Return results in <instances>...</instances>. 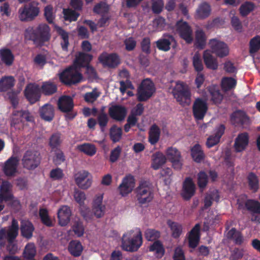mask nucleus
Here are the masks:
<instances>
[{
	"mask_svg": "<svg viewBox=\"0 0 260 260\" xmlns=\"http://www.w3.org/2000/svg\"><path fill=\"white\" fill-rule=\"evenodd\" d=\"M50 27L46 23H41L36 28L28 27L25 29V37L35 45L42 46L51 39Z\"/></svg>",
	"mask_w": 260,
	"mask_h": 260,
	"instance_id": "nucleus-1",
	"label": "nucleus"
},
{
	"mask_svg": "<svg viewBox=\"0 0 260 260\" xmlns=\"http://www.w3.org/2000/svg\"><path fill=\"white\" fill-rule=\"evenodd\" d=\"M12 184L8 181H3L0 185V203L8 202V205L13 210L18 211L21 205L20 201L12 193Z\"/></svg>",
	"mask_w": 260,
	"mask_h": 260,
	"instance_id": "nucleus-2",
	"label": "nucleus"
},
{
	"mask_svg": "<svg viewBox=\"0 0 260 260\" xmlns=\"http://www.w3.org/2000/svg\"><path fill=\"white\" fill-rule=\"evenodd\" d=\"M135 193L137 200L140 205L150 203L154 198L153 187L148 181H141L135 190Z\"/></svg>",
	"mask_w": 260,
	"mask_h": 260,
	"instance_id": "nucleus-3",
	"label": "nucleus"
},
{
	"mask_svg": "<svg viewBox=\"0 0 260 260\" xmlns=\"http://www.w3.org/2000/svg\"><path fill=\"white\" fill-rule=\"evenodd\" d=\"M133 232H128L123 235L122 247L126 251L135 252L138 250L142 244V236L140 230L136 235H132Z\"/></svg>",
	"mask_w": 260,
	"mask_h": 260,
	"instance_id": "nucleus-4",
	"label": "nucleus"
},
{
	"mask_svg": "<svg viewBox=\"0 0 260 260\" xmlns=\"http://www.w3.org/2000/svg\"><path fill=\"white\" fill-rule=\"evenodd\" d=\"M172 93L176 101L182 105L190 103L191 93L188 86L184 82L178 81L173 89Z\"/></svg>",
	"mask_w": 260,
	"mask_h": 260,
	"instance_id": "nucleus-5",
	"label": "nucleus"
},
{
	"mask_svg": "<svg viewBox=\"0 0 260 260\" xmlns=\"http://www.w3.org/2000/svg\"><path fill=\"white\" fill-rule=\"evenodd\" d=\"M42 157L40 152L36 150H28L23 155L21 162L23 168L27 170L32 171L40 165Z\"/></svg>",
	"mask_w": 260,
	"mask_h": 260,
	"instance_id": "nucleus-6",
	"label": "nucleus"
},
{
	"mask_svg": "<svg viewBox=\"0 0 260 260\" xmlns=\"http://www.w3.org/2000/svg\"><path fill=\"white\" fill-rule=\"evenodd\" d=\"M39 3L32 1L23 7L19 8L18 11L19 18L22 22L30 21L35 19L40 13Z\"/></svg>",
	"mask_w": 260,
	"mask_h": 260,
	"instance_id": "nucleus-7",
	"label": "nucleus"
},
{
	"mask_svg": "<svg viewBox=\"0 0 260 260\" xmlns=\"http://www.w3.org/2000/svg\"><path fill=\"white\" fill-rule=\"evenodd\" d=\"M156 88L153 81L149 78L142 80L137 89V99L139 102H145L155 92Z\"/></svg>",
	"mask_w": 260,
	"mask_h": 260,
	"instance_id": "nucleus-8",
	"label": "nucleus"
},
{
	"mask_svg": "<svg viewBox=\"0 0 260 260\" xmlns=\"http://www.w3.org/2000/svg\"><path fill=\"white\" fill-rule=\"evenodd\" d=\"M82 79V74L73 67H69L65 69L59 75L60 81L67 85H72L79 83Z\"/></svg>",
	"mask_w": 260,
	"mask_h": 260,
	"instance_id": "nucleus-9",
	"label": "nucleus"
},
{
	"mask_svg": "<svg viewBox=\"0 0 260 260\" xmlns=\"http://www.w3.org/2000/svg\"><path fill=\"white\" fill-rule=\"evenodd\" d=\"M74 102L72 98L69 95H62L59 98L57 102L58 109L62 112L66 113V118L73 119L76 114L70 113L74 108Z\"/></svg>",
	"mask_w": 260,
	"mask_h": 260,
	"instance_id": "nucleus-10",
	"label": "nucleus"
},
{
	"mask_svg": "<svg viewBox=\"0 0 260 260\" xmlns=\"http://www.w3.org/2000/svg\"><path fill=\"white\" fill-rule=\"evenodd\" d=\"M24 94L31 104L39 101L41 96V91L39 85L35 83L28 84L24 90Z\"/></svg>",
	"mask_w": 260,
	"mask_h": 260,
	"instance_id": "nucleus-11",
	"label": "nucleus"
},
{
	"mask_svg": "<svg viewBox=\"0 0 260 260\" xmlns=\"http://www.w3.org/2000/svg\"><path fill=\"white\" fill-rule=\"evenodd\" d=\"M166 157L174 169L180 170L183 165V158L180 151L176 148L170 147L166 151Z\"/></svg>",
	"mask_w": 260,
	"mask_h": 260,
	"instance_id": "nucleus-12",
	"label": "nucleus"
},
{
	"mask_svg": "<svg viewBox=\"0 0 260 260\" xmlns=\"http://www.w3.org/2000/svg\"><path fill=\"white\" fill-rule=\"evenodd\" d=\"M19 159L16 156H11L4 164L2 171L5 176L12 177L15 176L18 172Z\"/></svg>",
	"mask_w": 260,
	"mask_h": 260,
	"instance_id": "nucleus-13",
	"label": "nucleus"
},
{
	"mask_svg": "<svg viewBox=\"0 0 260 260\" xmlns=\"http://www.w3.org/2000/svg\"><path fill=\"white\" fill-rule=\"evenodd\" d=\"M209 45L212 52L217 56L223 58L229 54V48L226 43L216 39L210 40Z\"/></svg>",
	"mask_w": 260,
	"mask_h": 260,
	"instance_id": "nucleus-14",
	"label": "nucleus"
},
{
	"mask_svg": "<svg viewBox=\"0 0 260 260\" xmlns=\"http://www.w3.org/2000/svg\"><path fill=\"white\" fill-rule=\"evenodd\" d=\"M98 60L104 67L110 68H115L120 63L119 56L114 53L108 54L104 52L100 55Z\"/></svg>",
	"mask_w": 260,
	"mask_h": 260,
	"instance_id": "nucleus-15",
	"label": "nucleus"
},
{
	"mask_svg": "<svg viewBox=\"0 0 260 260\" xmlns=\"http://www.w3.org/2000/svg\"><path fill=\"white\" fill-rule=\"evenodd\" d=\"M231 123L235 126H248L250 123L249 117L247 113L241 110H238L234 112L231 115Z\"/></svg>",
	"mask_w": 260,
	"mask_h": 260,
	"instance_id": "nucleus-16",
	"label": "nucleus"
},
{
	"mask_svg": "<svg viewBox=\"0 0 260 260\" xmlns=\"http://www.w3.org/2000/svg\"><path fill=\"white\" fill-rule=\"evenodd\" d=\"M208 107L206 102L202 99H197L192 106V113L197 120H202L207 112Z\"/></svg>",
	"mask_w": 260,
	"mask_h": 260,
	"instance_id": "nucleus-17",
	"label": "nucleus"
},
{
	"mask_svg": "<svg viewBox=\"0 0 260 260\" xmlns=\"http://www.w3.org/2000/svg\"><path fill=\"white\" fill-rule=\"evenodd\" d=\"M176 30L180 37L186 43H190L193 40L192 31L188 24L182 20L178 21L176 23Z\"/></svg>",
	"mask_w": 260,
	"mask_h": 260,
	"instance_id": "nucleus-18",
	"label": "nucleus"
},
{
	"mask_svg": "<svg viewBox=\"0 0 260 260\" xmlns=\"http://www.w3.org/2000/svg\"><path fill=\"white\" fill-rule=\"evenodd\" d=\"M110 117L117 121H122L127 115V110L125 107L121 105H114L108 109Z\"/></svg>",
	"mask_w": 260,
	"mask_h": 260,
	"instance_id": "nucleus-19",
	"label": "nucleus"
},
{
	"mask_svg": "<svg viewBox=\"0 0 260 260\" xmlns=\"http://www.w3.org/2000/svg\"><path fill=\"white\" fill-rule=\"evenodd\" d=\"M89 173L85 170L79 171L74 175V179L79 187L86 189L91 185L92 180L87 178Z\"/></svg>",
	"mask_w": 260,
	"mask_h": 260,
	"instance_id": "nucleus-20",
	"label": "nucleus"
},
{
	"mask_svg": "<svg viewBox=\"0 0 260 260\" xmlns=\"http://www.w3.org/2000/svg\"><path fill=\"white\" fill-rule=\"evenodd\" d=\"M196 186L192 179L190 177L186 178L183 184L181 196L184 200H189L195 194Z\"/></svg>",
	"mask_w": 260,
	"mask_h": 260,
	"instance_id": "nucleus-21",
	"label": "nucleus"
},
{
	"mask_svg": "<svg viewBox=\"0 0 260 260\" xmlns=\"http://www.w3.org/2000/svg\"><path fill=\"white\" fill-rule=\"evenodd\" d=\"M135 185V179L132 175L125 176L119 186L118 189L120 194L125 196L133 190Z\"/></svg>",
	"mask_w": 260,
	"mask_h": 260,
	"instance_id": "nucleus-22",
	"label": "nucleus"
},
{
	"mask_svg": "<svg viewBox=\"0 0 260 260\" xmlns=\"http://www.w3.org/2000/svg\"><path fill=\"white\" fill-rule=\"evenodd\" d=\"M249 140V137L247 133L244 132L238 134L234 144L235 151L241 152L244 151L248 145Z\"/></svg>",
	"mask_w": 260,
	"mask_h": 260,
	"instance_id": "nucleus-23",
	"label": "nucleus"
},
{
	"mask_svg": "<svg viewBox=\"0 0 260 260\" xmlns=\"http://www.w3.org/2000/svg\"><path fill=\"white\" fill-rule=\"evenodd\" d=\"M201 225L197 223L191 230L188 236V246L195 248L198 246L200 239Z\"/></svg>",
	"mask_w": 260,
	"mask_h": 260,
	"instance_id": "nucleus-24",
	"label": "nucleus"
},
{
	"mask_svg": "<svg viewBox=\"0 0 260 260\" xmlns=\"http://www.w3.org/2000/svg\"><path fill=\"white\" fill-rule=\"evenodd\" d=\"M39 112L40 117L46 121L50 122L54 117V108L50 104H46L40 107Z\"/></svg>",
	"mask_w": 260,
	"mask_h": 260,
	"instance_id": "nucleus-25",
	"label": "nucleus"
},
{
	"mask_svg": "<svg viewBox=\"0 0 260 260\" xmlns=\"http://www.w3.org/2000/svg\"><path fill=\"white\" fill-rule=\"evenodd\" d=\"M71 210L68 206H62L58 210V223L62 226L67 225L70 221Z\"/></svg>",
	"mask_w": 260,
	"mask_h": 260,
	"instance_id": "nucleus-26",
	"label": "nucleus"
},
{
	"mask_svg": "<svg viewBox=\"0 0 260 260\" xmlns=\"http://www.w3.org/2000/svg\"><path fill=\"white\" fill-rule=\"evenodd\" d=\"M103 199V194H100L96 196L93 201L92 211L97 218H101L105 213V206L102 205Z\"/></svg>",
	"mask_w": 260,
	"mask_h": 260,
	"instance_id": "nucleus-27",
	"label": "nucleus"
},
{
	"mask_svg": "<svg viewBox=\"0 0 260 260\" xmlns=\"http://www.w3.org/2000/svg\"><path fill=\"white\" fill-rule=\"evenodd\" d=\"M210 5L207 2H203L198 6L195 13V17L199 19H204L208 17L211 14Z\"/></svg>",
	"mask_w": 260,
	"mask_h": 260,
	"instance_id": "nucleus-28",
	"label": "nucleus"
},
{
	"mask_svg": "<svg viewBox=\"0 0 260 260\" xmlns=\"http://www.w3.org/2000/svg\"><path fill=\"white\" fill-rule=\"evenodd\" d=\"M203 59L206 67L209 69L215 70L218 67L217 59L215 58L209 50L204 51L203 53Z\"/></svg>",
	"mask_w": 260,
	"mask_h": 260,
	"instance_id": "nucleus-29",
	"label": "nucleus"
},
{
	"mask_svg": "<svg viewBox=\"0 0 260 260\" xmlns=\"http://www.w3.org/2000/svg\"><path fill=\"white\" fill-rule=\"evenodd\" d=\"M220 196L217 190L214 189L210 191L205 195L204 200V205L203 207V210L207 209L211 206L213 203V201H215L216 202H218Z\"/></svg>",
	"mask_w": 260,
	"mask_h": 260,
	"instance_id": "nucleus-30",
	"label": "nucleus"
},
{
	"mask_svg": "<svg viewBox=\"0 0 260 260\" xmlns=\"http://www.w3.org/2000/svg\"><path fill=\"white\" fill-rule=\"evenodd\" d=\"M16 80L13 76H4L0 79V92L11 89L15 84Z\"/></svg>",
	"mask_w": 260,
	"mask_h": 260,
	"instance_id": "nucleus-31",
	"label": "nucleus"
},
{
	"mask_svg": "<svg viewBox=\"0 0 260 260\" xmlns=\"http://www.w3.org/2000/svg\"><path fill=\"white\" fill-rule=\"evenodd\" d=\"M0 58L3 63L10 67L14 62V56L10 49L3 48L0 50Z\"/></svg>",
	"mask_w": 260,
	"mask_h": 260,
	"instance_id": "nucleus-32",
	"label": "nucleus"
},
{
	"mask_svg": "<svg viewBox=\"0 0 260 260\" xmlns=\"http://www.w3.org/2000/svg\"><path fill=\"white\" fill-rule=\"evenodd\" d=\"M190 152L191 157L196 162L201 163L204 160L205 155L200 145H194L191 148Z\"/></svg>",
	"mask_w": 260,
	"mask_h": 260,
	"instance_id": "nucleus-33",
	"label": "nucleus"
},
{
	"mask_svg": "<svg viewBox=\"0 0 260 260\" xmlns=\"http://www.w3.org/2000/svg\"><path fill=\"white\" fill-rule=\"evenodd\" d=\"M34 230V225L30 221H23L21 222L20 231L21 235L27 239L31 238Z\"/></svg>",
	"mask_w": 260,
	"mask_h": 260,
	"instance_id": "nucleus-34",
	"label": "nucleus"
},
{
	"mask_svg": "<svg viewBox=\"0 0 260 260\" xmlns=\"http://www.w3.org/2000/svg\"><path fill=\"white\" fill-rule=\"evenodd\" d=\"M175 41L174 37L172 35H168L164 38H161L156 42L157 48L164 51H168L171 48V43Z\"/></svg>",
	"mask_w": 260,
	"mask_h": 260,
	"instance_id": "nucleus-35",
	"label": "nucleus"
},
{
	"mask_svg": "<svg viewBox=\"0 0 260 260\" xmlns=\"http://www.w3.org/2000/svg\"><path fill=\"white\" fill-rule=\"evenodd\" d=\"M83 250V246L78 240H72L69 244L68 250L70 254L75 257L80 256Z\"/></svg>",
	"mask_w": 260,
	"mask_h": 260,
	"instance_id": "nucleus-36",
	"label": "nucleus"
},
{
	"mask_svg": "<svg viewBox=\"0 0 260 260\" xmlns=\"http://www.w3.org/2000/svg\"><path fill=\"white\" fill-rule=\"evenodd\" d=\"M40 89L44 95L49 96L57 92V87L55 83L49 81L43 82Z\"/></svg>",
	"mask_w": 260,
	"mask_h": 260,
	"instance_id": "nucleus-37",
	"label": "nucleus"
},
{
	"mask_svg": "<svg viewBox=\"0 0 260 260\" xmlns=\"http://www.w3.org/2000/svg\"><path fill=\"white\" fill-rule=\"evenodd\" d=\"M166 159L167 157L163 153L160 152L155 153L152 156V168L155 170H158L166 163Z\"/></svg>",
	"mask_w": 260,
	"mask_h": 260,
	"instance_id": "nucleus-38",
	"label": "nucleus"
},
{
	"mask_svg": "<svg viewBox=\"0 0 260 260\" xmlns=\"http://www.w3.org/2000/svg\"><path fill=\"white\" fill-rule=\"evenodd\" d=\"M71 229L77 237H81L85 233V228L83 221L79 218H75L72 223Z\"/></svg>",
	"mask_w": 260,
	"mask_h": 260,
	"instance_id": "nucleus-39",
	"label": "nucleus"
},
{
	"mask_svg": "<svg viewBox=\"0 0 260 260\" xmlns=\"http://www.w3.org/2000/svg\"><path fill=\"white\" fill-rule=\"evenodd\" d=\"M77 148L79 151L89 156H93L95 154L97 151L96 147L94 144L88 143L78 145L77 146Z\"/></svg>",
	"mask_w": 260,
	"mask_h": 260,
	"instance_id": "nucleus-40",
	"label": "nucleus"
},
{
	"mask_svg": "<svg viewBox=\"0 0 260 260\" xmlns=\"http://www.w3.org/2000/svg\"><path fill=\"white\" fill-rule=\"evenodd\" d=\"M55 30L57 34L60 36L61 39L62 40L60 43L62 49L63 51H68V48L69 45V34L62 27L59 26H55Z\"/></svg>",
	"mask_w": 260,
	"mask_h": 260,
	"instance_id": "nucleus-41",
	"label": "nucleus"
},
{
	"mask_svg": "<svg viewBox=\"0 0 260 260\" xmlns=\"http://www.w3.org/2000/svg\"><path fill=\"white\" fill-rule=\"evenodd\" d=\"M227 237L229 239H233L235 244L241 245L244 241L242 234L235 228H232L228 233Z\"/></svg>",
	"mask_w": 260,
	"mask_h": 260,
	"instance_id": "nucleus-42",
	"label": "nucleus"
},
{
	"mask_svg": "<svg viewBox=\"0 0 260 260\" xmlns=\"http://www.w3.org/2000/svg\"><path fill=\"white\" fill-rule=\"evenodd\" d=\"M167 224L170 228L172 232V236L175 239L179 238L182 233V226L181 224L169 220Z\"/></svg>",
	"mask_w": 260,
	"mask_h": 260,
	"instance_id": "nucleus-43",
	"label": "nucleus"
},
{
	"mask_svg": "<svg viewBox=\"0 0 260 260\" xmlns=\"http://www.w3.org/2000/svg\"><path fill=\"white\" fill-rule=\"evenodd\" d=\"M160 130L157 125L153 124L151 126L149 133V142L152 145H155L159 140Z\"/></svg>",
	"mask_w": 260,
	"mask_h": 260,
	"instance_id": "nucleus-44",
	"label": "nucleus"
},
{
	"mask_svg": "<svg viewBox=\"0 0 260 260\" xmlns=\"http://www.w3.org/2000/svg\"><path fill=\"white\" fill-rule=\"evenodd\" d=\"M19 225L18 221L13 219L12 221V224L7 231V239L9 242H12L17 236L18 234Z\"/></svg>",
	"mask_w": 260,
	"mask_h": 260,
	"instance_id": "nucleus-45",
	"label": "nucleus"
},
{
	"mask_svg": "<svg viewBox=\"0 0 260 260\" xmlns=\"http://www.w3.org/2000/svg\"><path fill=\"white\" fill-rule=\"evenodd\" d=\"M245 209L248 211L260 214V202L253 199H248L244 203Z\"/></svg>",
	"mask_w": 260,
	"mask_h": 260,
	"instance_id": "nucleus-46",
	"label": "nucleus"
},
{
	"mask_svg": "<svg viewBox=\"0 0 260 260\" xmlns=\"http://www.w3.org/2000/svg\"><path fill=\"white\" fill-rule=\"evenodd\" d=\"M61 136V135L60 133H55L50 136L49 145L51 148L52 151L59 149L62 141Z\"/></svg>",
	"mask_w": 260,
	"mask_h": 260,
	"instance_id": "nucleus-47",
	"label": "nucleus"
},
{
	"mask_svg": "<svg viewBox=\"0 0 260 260\" xmlns=\"http://www.w3.org/2000/svg\"><path fill=\"white\" fill-rule=\"evenodd\" d=\"M247 179L249 189L254 192H256L259 187L257 176L253 172H250L248 174Z\"/></svg>",
	"mask_w": 260,
	"mask_h": 260,
	"instance_id": "nucleus-48",
	"label": "nucleus"
},
{
	"mask_svg": "<svg viewBox=\"0 0 260 260\" xmlns=\"http://www.w3.org/2000/svg\"><path fill=\"white\" fill-rule=\"evenodd\" d=\"M211 96V100L215 104H219L223 99V95L219 90L215 86H210L207 88Z\"/></svg>",
	"mask_w": 260,
	"mask_h": 260,
	"instance_id": "nucleus-49",
	"label": "nucleus"
},
{
	"mask_svg": "<svg viewBox=\"0 0 260 260\" xmlns=\"http://www.w3.org/2000/svg\"><path fill=\"white\" fill-rule=\"evenodd\" d=\"M122 134V128L118 127L116 125H112L110 129V137L112 141L114 143L119 142L120 140Z\"/></svg>",
	"mask_w": 260,
	"mask_h": 260,
	"instance_id": "nucleus-50",
	"label": "nucleus"
},
{
	"mask_svg": "<svg viewBox=\"0 0 260 260\" xmlns=\"http://www.w3.org/2000/svg\"><path fill=\"white\" fill-rule=\"evenodd\" d=\"M149 250L151 252H155L156 256L161 258L165 254V249L162 244L159 240H156L153 242L149 247Z\"/></svg>",
	"mask_w": 260,
	"mask_h": 260,
	"instance_id": "nucleus-51",
	"label": "nucleus"
},
{
	"mask_svg": "<svg viewBox=\"0 0 260 260\" xmlns=\"http://www.w3.org/2000/svg\"><path fill=\"white\" fill-rule=\"evenodd\" d=\"M109 120V118L107 114L105 112L104 108L98 113L96 117L97 123L99 124L101 129L103 131L107 126Z\"/></svg>",
	"mask_w": 260,
	"mask_h": 260,
	"instance_id": "nucleus-52",
	"label": "nucleus"
},
{
	"mask_svg": "<svg viewBox=\"0 0 260 260\" xmlns=\"http://www.w3.org/2000/svg\"><path fill=\"white\" fill-rule=\"evenodd\" d=\"M92 55L84 52H79L76 56V60L77 63L81 67L87 66L89 64L92 59Z\"/></svg>",
	"mask_w": 260,
	"mask_h": 260,
	"instance_id": "nucleus-53",
	"label": "nucleus"
},
{
	"mask_svg": "<svg viewBox=\"0 0 260 260\" xmlns=\"http://www.w3.org/2000/svg\"><path fill=\"white\" fill-rule=\"evenodd\" d=\"M237 85V81L232 77H223L221 80V88L224 91H229L234 88Z\"/></svg>",
	"mask_w": 260,
	"mask_h": 260,
	"instance_id": "nucleus-54",
	"label": "nucleus"
},
{
	"mask_svg": "<svg viewBox=\"0 0 260 260\" xmlns=\"http://www.w3.org/2000/svg\"><path fill=\"white\" fill-rule=\"evenodd\" d=\"M206 36L202 30H198L196 32L195 45L198 48L203 49L206 45Z\"/></svg>",
	"mask_w": 260,
	"mask_h": 260,
	"instance_id": "nucleus-55",
	"label": "nucleus"
},
{
	"mask_svg": "<svg viewBox=\"0 0 260 260\" xmlns=\"http://www.w3.org/2000/svg\"><path fill=\"white\" fill-rule=\"evenodd\" d=\"M146 239L149 241H155L160 237V232L152 229H148L144 232Z\"/></svg>",
	"mask_w": 260,
	"mask_h": 260,
	"instance_id": "nucleus-56",
	"label": "nucleus"
},
{
	"mask_svg": "<svg viewBox=\"0 0 260 260\" xmlns=\"http://www.w3.org/2000/svg\"><path fill=\"white\" fill-rule=\"evenodd\" d=\"M260 49V35H256L249 42V53L255 54Z\"/></svg>",
	"mask_w": 260,
	"mask_h": 260,
	"instance_id": "nucleus-57",
	"label": "nucleus"
},
{
	"mask_svg": "<svg viewBox=\"0 0 260 260\" xmlns=\"http://www.w3.org/2000/svg\"><path fill=\"white\" fill-rule=\"evenodd\" d=\"M109 10L108 5L104 2H100L96 4L93 8V12L97 14H104L107 13Z\"/></svg>",
	"mask_w": 260,
	"mask_h": 260,
	"instance_id": "nucleus-58",
	"label": "nucleus"
},
{
	"mask_svg": "<svg viewBox=\"0 0 260 260\" xmlns=\"http://www.w3.org/2000/svg\"><path fill=\"white\" fill-rule=\"evenodd\" d=\"M63 14L64 19L70 22L76 21L80 16V14L76 12V10L70 9H64Z\"/></svg>",
	"mask_w": 260,
	"mask_h": 260,
	"instance_id": "nucleus-59",
	"label": "nucleus"
},
{
	"mask_svg": "<svg viewBox=\"0 0 260 260\" xmlns=\"http://www.w3.org/2000/svg\"><path fill=\"white\" fill-rule=\"evenodd\" d=\"M36 253L35 246L32 243L27 244L23 252L24 257L28 259H32L34 257Z\"/></svg>",
	"mask_w": 260,
	"mask_h": 260,
	"instance_id": "nucleus-60",
	"label": "nucleus"
},
{
	"mask_svg": "<svg viewBox=\"0 0 260 260\" xmlns=\"http://www.w3.org/2000/svg\"><path fill=\"white\" fill-rule=\"evenodd\" d=\"M208 183V175L204 171H200L198 174V185L200 189H204Z\"/></svg>",
	"mask_w": 260,
	"mask_h": 260,
	"instance_id": "nucleus-61",
	"label": "nucleus"
},
{
	"mask_svg": "<svg viewBox=\"0 0 260 260\" xmlns=\"http://www.w3.org/2000/svg\"><path fill=\"white\" fill-rule=\"evenodd\" d=\"M254 8V5L253 3L246 2L240 6L239 9L240 14L242 16H246L253 10Z\"/></svg>",
	"mask_w": 260,
	"mask_h": 260,
	"instance_id": "nucleus-62",
	"label": "nucleus"
},
{
	"mask_svg": "<svg viewBox=\"0 0 260 260\" xmlns=\"http://www.w3.org/2000/svg\"><path fill=\"white\" fill-rule=\"evenodd\" d=\"M163 0H151V10L154 14H160L164 8Z\"/></svg>",
	"mask_w": 260,
	"mask_h": 260,
	"instance_id": "nucleus-63",
	"label": "nucleus"
},
{
	"mask_svg": "<svg viewBox=\"0 0 260 260\" xmlns=\"http://www.w3.org/2000/svg\"><path fill=\"white\" fill-rule=\"evenodd\" d=\"M39 215L43 224L47 226H51L52 225V222L49 217L48 212L46 209H40L39 211Z\"/></svg>",
	"mask_w": 260,
	"mask_h": 260,
	"instance_id": "nucleus-64",
	"label": "nucleus"
}]
</instances>
